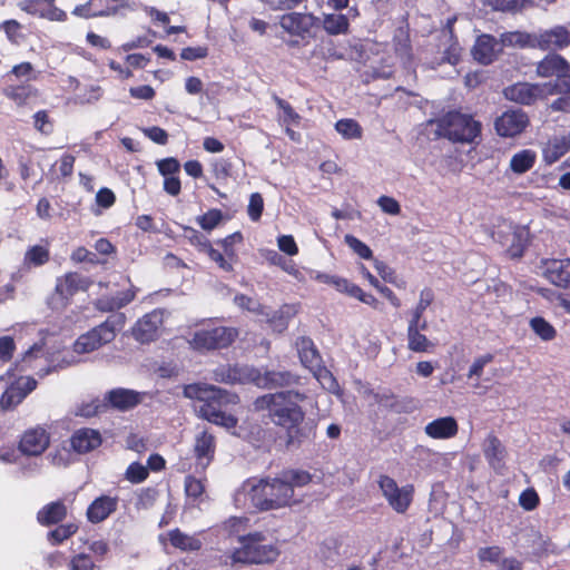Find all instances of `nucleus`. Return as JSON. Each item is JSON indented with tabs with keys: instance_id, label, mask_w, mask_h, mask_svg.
<instances>
[{
	"instance_id": "052dcab7",
	"label": "nucleus",
	"mask_w": 570,
	"mask_h": 570,
	"mask_svg": "<svg viewBox=\"0 0 570 570\" xmlns=\"http://www.w3.org/2000/svg\"><path fill=\"white\" fill-rule=\"evenodd\" d=\"M35 128L43 135H50L53 131V125L48 112L45 110L37 111L33 115Z\"/></svg>"
},
{
	"instance_id": "a211bd4d",
	"label": "nucleus",
	"mask_w": 570,
	"mask_h": 570,
	"mask_svg": "<svg viewBox=\"0 0 570 570\" xmlns=\"http://www.w3.org/2000/svg\"><path fill=\"white\" fill-rule=\"evenodd\" d=\"M474 60L482 65L493 62L502 52L500 41L491 35H481L476 38L471 50Z\"/></svg>"
},
{
	"instance_id": "7c9ffc66",
	"label": "nucleus",
	"mask_w": 570,
	"mask_h": 570,
	"mask_svg": "<svg viewBox=\"0 0 570 570\" xmlns=\"http://www.w3.org/2000/svg\"><path fill=\"white\" fill-rule=\"evenodd\" d=\"M257 480L245 481L234 494L235 507L243 510H256Z\"/></svg>"
},
{
	"instance_id": "ea45409f",
	"label": "nucleus",
	"mask_w": 570,
	"mask_h": 570,
	"mask_svg": "<svg viewBox=\"0 0 570 570\" xmlns=\"http://www.w3.org/2000/svg\"><path fill=\"white\" fill-rule=\"evenodd\" d=\"M537 160V154L531 149H523L515 153L510 159V169L518 175L530 170Z\"/></svg>"
},
{
	"instance_id": "9d476101",
	"label": "nucleus",
	"mask_w": 570,
	"mask_h": 570,
	"mask_svg": "<svg viewBox=\"0 0 570 570\" xmlns=\"http://www.w3.org/2000/svg\"><path fill=\"white\" fill-rule=\"evenodd\" d=\"M379 485L383 497L395 512L404 513L407 511L414 495V487L412 484L399 487L391 476L381 475Z\"/></svg>"
},
{
	"instance_id": "dca6fc26",
	"label": "nucleus",
	"mask_w": 570,
	"mask_h": 570,
	"mask_svg": "<svg viewBox=\"0 0 570 570\" xmlns=\"http://www.w3.org/2000/svg\"><path fill=\"white\" fill-rule=\"evenodd\" d=\"M50 363L49 353L45 350V343L41 338L40 342H36L24 352L20 361V370L35 371L40 376H45L51 371Z\"/></svg>"
},
{
	"instance_id": "cd10ccee",
	"label": "nucleus",
	"mask_w": 570,
	"mask_h": 570,
	"mask_svg": "<svg viewBox=\"0 0 570 570\" xmlns=\"http://www.w3.org/2000/svg\"><path fill=\"white\" fill-rule=\"evenodd\" d=\"M159 541L165 546L168 541L174 548L181 551H196L202 548V541L195 537L181 532L179 529L168 531L159 535Z\"/></svg>"
},
{
	"instance_id": "473e14b6",
	"label": "nucleus",
	"mask_w": 570,
	"mask_h": 570,
	"mask_svg": "<svg viewBox=\"0 0 570 570\" xmlns=\"http://www.w3.org/2000/svg\"><path fill=\"white\" fill-rule=\"evenodd\" d=\"M296 348L298 352L301 363L311 372L314 371L320 364H322L321 355L316 351L314 343L311 338L299 337L296 341Z\"/></svg>"
},
{
	"instance_id": "0e129e2a",
	"label": "nucleus",
	"mask_w": 570,
	"mask_h": 570,
	"mask_svg": "<svg viewBox=\"0 0 570 570\" xmlns=\"http://www.w3.org/2000/svg\"><path fill=\"white\" fill-rule=\"evenodd\" d=\"M282 478L292 485L293 490L295 487H304L311 481L309 473L296 470L284 473Z\"/></svg>"
},
{
	"instance_id": "2eb2a0df",
	"label": "nucleus",
	"mask_w": 570,
	"mask_h": 570,
	"mask_svg": "<svg viewBox=\"0 0 570 570\" xmlns=\"http://www.w3.org/2000/svg\"><path fill=\"white\" fill-rule=\"evenodd\" d=\"M529 125L527 114L521 109L504 111L494 121L497 134L501 137H514L523 132Z\"/></svg>"
},
{
	"instance_id": "c9c22d12",
	"label": "nucleus",
	"mask_w": 570,
	"mask_h": 570,
	"mask_svg": "<svg viewBox=\"0 0 570 570\" xmlns=\"http://www.w3.org/2000/svg\"><path fill=\"white\" fill-rule=\"evenodd\" d=\"M535 33H527L522 31H511V32H504L500 37V45L501 48L503 47H530V48H537V40H535Z\"/></svg>"
},
{
	"instance_id": "b1692460",
	"label": "nucleus",
	"mask_w": 570,
	"mask_h": 570,
	"mask_svg": "<svg viewBox=\"0 0 570 570\" xmlns=\"http://www.w3.org/2000/svg\"><path fill=\"white\" fill-rule=\"evenodd\" d=\"M118 505V498L101 495L95 499L87 509V518L91 523H99L106 520Z\"/></svg>"
},
{
	"instance_id": "4468645a",
	"label": "nucleus",
	"mask_w": 570,
	"mask_h": 570,
	"mask_svg": "<svg viewBox=\"0 0 570 570\" xmlns=\"http://www.w3.org/2000/svg\"><path fill=\"white\" fill-rule=\"evenodd\" d=\"M318 18L308 12H289L279 17L284 32L304 39L318 23Z\"/></svg>"
},
{
	"instance_id": "39448f33",
	"label": "nucleus",
	"mask_w": 570,
	"mask_h": 570,
	"mask_svg": "<svg viewBox=\"0 0 570 570\" xmlns=\"http://www.w3.org/2000/svg\"><path fill=\"white\" fill-rule=\"evenodd\" d=\"M215 379L225 383H253L258 387L272 389L289 385L294 376L288 372L265 371L247 365L222 366L215 371Z\"/></svg>"
},
{
	"instance_id": "4d7b16f0",
	"label": "nucleus",
	"mask_w": 570,
	"mask_h": 570,
	"mask_svg": "<svg viewBox=\"0 0 570 570\" xmlns=\"http://www.w3.org/2000/svg\"><path fill=\"white\" fill-rule=\"evenodd\" d=\"M21 24L14 19L6 20L0 23V30H2L8 40L12 43H18L22 38Z\"/></svg>"
},
{
	"instance_id": "f8f14e48",
	"label": "nucleus",
	"mask_w": 570,
	"mask_h": 570,
	"mask_svg": "<svg viewBox=\"0 0 570 570\" xmlns=\"http://www.w3.org/2000/svg\"><path fill=\"white\" fill-rule=\"evenodd\" d=\"M163 323V312L154 309L136 321L131 327V335L140 344L151 343L160 336Z\"/></svg>"
},
{
	"instance_id": "4be33fe9",
	"label": "nucleus",
	"mask_w": 570,
	"mask_h": 570,
	"mask_svg": "<svg viewBox=\"0 0 570 570\" xmlns=\"http://www.w3.org/2000/svg\"><path fill=\"white\" fill-rule=\"evenodd\" d=\"M90 281L78 273H67L57 278L56 293L63 299H69L79 291H87Z\"/></svg>"
},
{
	"instance_id": "e2e57ef3",
	"label": "nucleus",
	"mask_w": 570,
	"mask_h": 570,
	"mask_svg": "<svg viewBox=\"0 0 570 570\" xmlns=\"http://www.w3.org/2000/svg\"><path fill=\"white\" fill-rule=\"evenodd\" d=\"M264 209V200L261 194L254 193L250 195L247 213L253 222H257Z\"/></svg>"
},
{
	"instance_id": "774afa93",
	"label": "nucleus",
	"mask_w": 570,
	"mask_h": 570,
	"mask_svg": "<svg viewBox=\"0 0 570 570\" xmlns=\"http://www.w3.org/2000/svg\"><path fill=\"white\" fill-rule=\"evenodd\" d=\"M519 503L524 510L531 511L539 504V497L533 489H527L520 494Z\"/></svg>"
},
{
	"instance_id": "09e8293b",
	"label": "nucleus",
	"mask_w": 570,
	"mask_h": 570,
	"mask_svg": "<svg viewBox=\"0 0 570 570\" xmlns=\"http://www.w3.org/2000/svg\"><path fill=\"white\" fill-rule=\"evenodd\" d=\"M527 245L528 232L523 228L517 229L511 235V244L509 245L507 253L512 258H519L523 255Z\"/></svg>"
},
{
	"instance_id": "de8ad7c7",
	"label": "nucleus",
	"mask_w": 570,
	"mask_h": 570,
	"mask_svg": "<svg viewBox=\"0 0 570 570\" xmlns=\"http://www.w3.org/2000/svg\"><path fill=\"white\" fill-rule=\"evenodd\" d=\"M276 106L281 114L278 115V121L283 126H295L301 121V116L293 109V107L279 97H275Z\"/></svg>"
},
{
	"instance_id": "f3484780",
	"label": "nucleus",
	"mask_w": 570,
	"mask_h": 570,
	"mask_svg": "<svg viewBox=\"0 0 570 570\" xmlns=\"http://www.w3.org/2000/svg\"><path fill=\"white\" fill-rule=\"evenodd\" d=\"M18 7L28 14L49 21L65 22L67 13L56 6V0H22Z\"/></svg>"
},
{
	"instance_id": "37998d69",
	"label": "nucleus",
	"mask_w": 570,
	"mask_h": 570,
	"mask_svg": "<svg viewBox=\"0 0 570 570\" xmlns=\"http://www.w3.org/2000/svg\"><path fill=\"white\" fill-rule=\"evenodd\" d=\"M312 374L317 380V382L321 384V386L335 394L341 395L342 391L341 387L334 377V375L322 364H320L314 371H312Z\"/></svg>"
},
{
	"instance_id": "c756f323",
	"label": "nucleus",
	"mask_w": 570,
	"mask_h": 570,
	"mask_svg": "<svg viewBox=\"0 0 570 570\" xmlns=\"http://www.w3.org/2000/svg\"><path fill=\"white\" fill-rule=\"evenodd\" d=\"M194 451L197 459V468H199L200 470H205L209 465L214 456V436L206 431L198 434L196 438Z\"/></svg>"
},
{
	"instance_id": "4c0bfd02",
	"label": "nucleus",
	"mask_w": 570,
	"mask_h": 570,
	"mask_svg": "<svg viewBox=\"0 0 570 570\" xmlns=\"http://www.w3.org/2000/svg\"><path fill=\"white\" fill-rule=\"evenodd\" d=\"M67 514L62 502H51L45 505L37 514L39 523L49 525L61 521Z\"/></svg>"
},
{
	"instance_id": "ddd939ff",
	"label": "nucleus",
	"mask_w": 570,
	"mask_h": 570,
	"mask_svg": "<svg viewBox=\"0 0 570 570\" xmlns=\"http://www.w3.org/2000/svg\"><path fill=\"white\" fill-rule=\"evenodd\" d=\"M50 440L48 430L45 426L36 425L21 434L18 449L27 456H39L49 448Z\"/></svg>"
},
{
	"instance_id": "a18cd8bd",
	"label": "nucleus",
	"mask_w": 570,
	"mask_h": 570,
	"mask_svg": "<svg viewBox=\"0 0 570 570\" xmlns=\"http://www.w3.org/2000/svg\"><path fill=\"white\" fill-rule=\"evenodd\" d=\"M49 257L50 253L48 247L42 245H35L26 252L23 264L27 267L41 266L49 261Z\"/></svg>"
},
{
	"instance_id": "8fccbe9b",
	"label": "nucleus",
	"mask_w": 570,
	"mask_h": 570,
	"mask_svg": "<svg viewBox=\"0 0 570 570\" xmlns=\"http://www.w3.org/2000/svg\"><path fill=\"white\" fill-rule=\"evenodd\" d=\"M234 303L242 309H246L256 315L265 314L266 307L263 306L258 301L253 297H248L243 294H238L234 297Z\"/></svg>"
},
{
	"instance_id": "6e6552de",
	"label": "nucleus",
	"mask_w": 570,
	"mask_h": 570,
	"mask_svg": "<svg viewBox=\"0 0 570 570\" xmlns=\"http://www.w3.org/2000/svg\"><path fill=\"white\" fill-rule=\"evenodd\" d=\"M239 332L229 326H203L196 330L188 341L196 351H212L226 348L237 338Z\"/></svg>"
},
{
	"instance_id": "69168bd1",
	"label": "nucleus",
	"mask_w": 570,
	"mask_h": 570,
	"mask_svg": "<svg viewBox=\"0 0 570 570\" xmlns=\"http://www.w3.org/2000/svg\"><path fill=\"white\" fill-rule=\"evenodd\" d=\"M248 522L249 520L246 517H230L224 522V529L229 534H239L247 529Z\"/></svg>"
},
{
	"instance_id": "5fc2aeb1",
	"label": "nucleus",
	"mask_w": 570,
	"mask_h": 570,
	"mask_svg": "<svg viewBox=\"0 0 570 570\" xmlns=\"http://www.w3.org/2000/svg\"><path fill=\"white\" fill-rule=\"evenodd\" d=\"M374 267L379 275L387 283H391L397 287H404L405 282H399L395 272L386 265L384 262L374 259Z\"/></svg>"
},
{
	"instance_id": "6ab92c4d",
	"label": "nucleus",
	"mask_w": 570,
	"mask_h": 570,
	"mask_svg": "<svg viewBox=\"0 0 570 570\" xmlns=\"http://www.w3.org/2000/svg\"><path fill=\"white\" fill-rule=\"evenodd\" d=\"M537 48L542 50L563 49L570 46V30L562 26L535 33Z\"/></svg>"
},
{
	"instance_id": "79ce46f5",
	"label": "nucleus",
	"mask_w": 570,
	"mask_h": 570,
	"mask_svg": "<svg viewBox=\"0 0 570 570\" xmlns=\"http://www.w3.org/2000/svg\"><path fill=\"white\" fill-rule=\"evenodd\" d=\"M434 294L431 288H424L420 292L416 306L410 312L409 325H419L426 308L432 304Z\"/></svg>"
},
{
	"instance_id": "864d4df0",
	"label": "nucleus",
	"mask_w": 570,
	"mask_h": 570,
	"mask_svg": "<svg viewBox=\"0 0 570 570\" xmlns=\"http://www.w3.org/2000/svg\"><path fill=\"white\" fill-rule=\"evenodd\" d=\"M344 240L345 244L361 258L371 259L373 257L372 249L355 236L347 234L345 235Z\"/></svg>"
},
{
	"instance_id": "13d9d810",
	"label": "nucleus",
	"mask_w": 570,
	"mask_h": 570,
	"mask_svg": "<svg viewBox=\"0 0 570 570\" xmlns=\"http://www.w3.org/2000/svg\"><path fill=\"white\" fill-rule=\"evenodd\" d=\"M331 286H333L337 292L344 293L351 297H353L354 294L360 293V286L337 275H333Z\"/></svg>"
},
{
	"instance_id": "c85d7f7f",
	"label": "nucleus",
	"mask_w": 570,
	"mask_h": 570,
	"mask_svg": "<svg viewBox=\"0 0 570 570\" xmlns=\"http://www.w3.org/2000/svg\"><path fill=\"white\" fill-rule=\"evenodd\" d=\"M137 288L131 286L130 288L119 292L114 296H102L98 298L95 306L100 312H114L127 306L136 297Z\"/></svg>"
},
{
	"instance_id": "bb28decb",
	"label": "nucleus",
	"mask_w": 570,
	"mask_h": 570,
	"mask_svg": "<svg viewBox=\"0 0 570 570\" xmlns=\"http://www.w3.org/2000/svg\"><path fill=\"white\" fill-rule=\"evenodd\" d=\"M70 443L76 452L87 453L101 444V435L96 430L83 428L72 434Z\"/></svg>"
},
{
	"instance_id": "5701e85b",
	"label": "nucleus",
	"mask_w": 570,
	"mask_h": 570,
	"mask_svg": "<svg viewBox=\"0 0 570 570\" xmlns=\"http://www.w3.org/2000/svg\"><path fill=\"white\" fill-rule=\"evenodd\" d=\"M459 425L453 416H443L429 422L424 426L425 434L434 440H448L458 434Z\"/></svg>"
},
{
	"instance_id": "aec40b11",
	"label": "nucleus",
	"mask_w": 570,
	"mask_h": 570,
	"mask_svg": "<svg viewBox=\"0 0 570 570\" xmlns=\"http://www.w3.org/2000/svg\"><path fill=\"white\" fill-rule=\"evenodd\" d=\"M543 275L553 285L570 287V259H548L543 263Z\"/></svg>"
},
{
	"instance_id": "9b49d317",
	"label": "nucleus",
	"mask_w": 570,
	"mask_h": 570,
	"mask_svg": "<svg viewBox=\"0 0 570 570\" xmlns=\"http://www.w3.org/2000/svg\"><path fill=\"white\" fill-rule=\"evenodd\" d=\"M552 94L554 86L551 83L518 82L504 89L507 99L522 105H531Z\"/></svg>"
},
{
	"instance_id": "f03ea898",
	"label": "nucleus",
	"mask_w": 570,
	"mask_h": 570,
	"mask_svg": "<svg viewBox=\"0 0 570 570\" xmlns=\"http://www.w3.org/2000/svg\"><path fill=\"white\" fill-rule=\"evenodd\" d=\"M184 394L186 397L198 401L195 409L200 417L226 429L236 425L237 420L222 410L223 404L236 403L237 397L235 395H228L220 389L203 384L185 386Z\"/></svg>"
},
{
	"instance_id": "c03bdc74",
	"label": "nucleus",
	"mask_w": 570,
	"mask_h": 570,
	"mask_svg": "<svg viewBox=\"0 0 570 570\" xmlns=\"http://www.w3.org/2000/svg\"><path fill=\"white\" fill-rule=\"evenodd\" d=\"M419 325H407V346L413 352H426L432 346L428 337L417 333Z\"/></svg>"
},
{
	"instance_id": "680f3d73",
	"label": "nucleus",
	"mask_w": 570,
	"mask_h": 570,
	"mask_svg": "<svg viewBox=\"0 0 570 570\" xmlns=\"http://www.w3.org/2000/svg\"><path fill=\"white\" fill-rule=\"evenodd\" d=\"M205 253L213 262L218 265L220 269L225 272H230L233 269V258H228L225 253L223 254L219 250L213 248L212 245L205 250Z\"/></svg>"
},
{
	"instance_id": "2f4dec72",
	"label": "nucleus",
	"mask_w": 570,
	"mask_h": 570,
	"mask_svg": "<svg viewBox=\"0 0 570 570\" xmlns=\"http://www.w3.org/2000/svg\"><path fill=\"white\" fill-rule=\"evenodd\" d=\"M297 306L285 304L277 311H268L265 309V314L262 316L265 317L266 322L271 325L273 331L282 333L288 326V321L296 315Z\"/></svg>"
},
{
	"instance_id": "58836bf2",
	"label": "nucleus",
	"mask_w": 570,
	"mask_h": 570,
	"mask_svg": "<svg viewBox=\"0 0 570 570\" xmlns=\"http://www.w3.org/2000/svg\"><path fill=\"white\" fill-rule=\"evenodd\" d=\"M3 95L18 106L26 105L31 98L37 96V90L27 83L10 85L3 89Z\"/></svg>"
},
{
	"instance_id": "412c9836",
	"label": "nucleus",
	"mask_w": 570,
	"mask_h": 570,
	"mask_svg": "<svg viewBox=\"0 0 570 570\" xmlns=\"http://www.w3.org/2000/svg\"><path fill=\"white\" fill-rule=\"evenodd\" d=\"M483 454L489 465L501 472L505 464L507 450L502 442L493 434H489L482 444Z\"/></svg>"
},
{
	"instance_id": "a878e982",
	"label": "nucleus",
	"mask_w": 570,
	"mask_h": 570,
	"mask_svg": "<svg viewBox=\"0 0 570 570\" xmlns=\"http://www.w3.org/2000/svg\"><path fill=\"white\" fill-rule=\"evenodd\" d=\"M570 150V134L551 137L542 149V158L547 165L558 161Z\"/></svg>"
},
{
	"instance_id": "423d86ee",
	"label": "nucleus",
	"mask_w": 570,
	"mask_h": 570,
	"mask_svg": "<svg viewBox=\"0 0 570 570\" xmlns=\"http://www.w3.org/2000/svg\"><path fill=\"white\" fill-rule=\"evenodd\" d=\"M126 321L127 318L124 313L110 315L105 322L80 335L73 344V351L78 354H87L112 342L117 332L125 326Z\"/></svg>"
},
{
	"instance_id": "1a4fd4ad",
	"label": "nucleus",
	"mask_w": 570,
	"mask_h": 570,
	"mask_svg": "<svg viewBox=\"0 0 570 570\" xmlns=\"http://www.w3.org/2000/svg\"><path fill=\"white\" fill-rule=\"evenodd\" d=\"M1 381L6 383L0 396V407L4 411L16 409L38 385L32 376L17 375L12 368L1 376Z\"/></svg>"
},
{
	"instance_id": "bf43d9fd",
	"label": "nucleus",
	"mask_w": 570,
	"mask_h": 570,
	"mask_svg": "<svg viewBox=\"0 0 570 570\" xmlns=\"http://www.w3.org/2000/svg\"><path fill=\"white\" fill-rule=\"evenodd\" d=\"M148 474L147 466L134 462L127 468L125 476L131 483H140L147 479Z\"/></svg>"
},
{
	"instance_id": "0eeeda50",
	"label": "nucleus",
	"mask_w": 570,
	"mask_h": 570,
	"mask_svg": "<svg viewBox=\"0 0 570 570\" xmlns=\"http://www.w3.org/2000/svg\"><path fill=\"white\" fill-rule=\"evenodd\" d=\"M256 510L269 511L289 507L296 502L292 485L283 478L257 480Z\"/></svg>"
},
{
	"instance_id": "20e7f679",
	"label": "nucleus",
	"mask_w": 570,
	"mask_h": 570,
	"mask_svg": "<svg viewBox=\"0 0 570 570\" xmlns=\"http://www.w3.org/2000/svg\"><path fill=\"white\" fill-rule=\"evenodd\" d=\"M435 134L452 142L479 144L482 132V124L472 115L461 111H449L442 117L432 120Z\"/></svg>"
},
{
	"instance_id": "e433bc0d",
	"label": "nucleus",
	"mask_w": 570,
	"mask_h": 570,
	"mask_svg": "<svg viewBox=\"0 0 570 570\" xmlns=\"http://www.w3.org/2000/svg\"><path fill=\"white\" fill-rule=\"evenodd\" d=\"M323 28L331 36L347 35L350 21L345 14L327 13L323 18Z\"/></svg>"
},
{
	"instance_id": "6e6d98bb",
	"label": "nucleus",
	"mask_w": 570,
	"mask_h": 570,
	"mask_svg": "<svg viewBox=\"0 0 570 570\" xmlns=\"http://www.w3.org/2000/svg\"><path fill=\"white\" fill-rule=\"evenodd\" d=\"M185 492L188 498L199 499L205 492L204 480L188 475L185 480Z\"/></svg>"
},
{
	"instance_id": "f704fd0d",
	"label": "nucleus",
	"mask_w": 570,
	"mask_h": 570,
	"mask_svg": "<svg viewBox=\"0 0 570 570\" xmlns=\"http://www.w3.org/2000/svg\"><path fill=\"white\" fill-rule=\"evenodd\" d=\"M96 0H88L83 4L76 6L72 14L82 19H91L98 17H111L120 13L121 7H107L104 9H95Z\"/></svg>"
},
{
	"instance_id": "a19ab883",
	"label": "nucleus",
	"mask_w": 570,
	"mask_h": 570,
	"mask_svg": "<svg viewBox=\"0 0 570 570\" xmlns=\"http://www.w3.org/2000/svg\"><path fill=\"white\" fill-rule=\"evenodd\" d=\"M532 332L543 342L553 341L557 337V330L541 316L532 317L529 322Z\"/></svg>"
},
{
	"instance_id": "f257e3e1",
	"label": "nucleus",
	"mask_w": 570,
	"mask_h": 570,
	"mask_svg": "<svg viewBox=\"0 0 570 570\" xmlns=\"http://www.w3.org/2000/svg\"><path fill=\"white\" fill-rule=\"evenodd\" d=\"M305 400L306 395L297 391H282L256 399L255 407L268 411L271 420L286 431L287 444L293 445L301 443L304 438L301 425L305 412L301 403Z\"/></svg>"
},
{
	"instance_id": "393cba45",
	"label": "nucleus",
	"mask_w": 570,
	"mask_h": 570,
	"mask_svg": "<svg viewBox=\"0 0 570 570\" xmlns=\"http://www.w3.org/2000/svg\"><path fill=\"white\" fill-rule=\"evenodd\" d=\"M570 72L569 62L559 55H548L538 63L537 73L540 77L566 78Z\"/></svg>"
},
{
	"instance_id": "72a5a7b5",
	"label": "nucleus",
	"mask_w": 570,
	"mask_h": 570,
	"mask_svg": "<svg viewBox=\"0 0 570 570\" xmlns=\"http://www.w3.org/2000/svg\"><path fill=\"white\" fill-rule=\"evenodd\" d=\"M142 400V394L127 389H116L108 393V401L114 407L119 410H128L137 404H139Z\"/></svg>"
},
{
	"instance_id": "603ef678",
	"label": "nucleus",
	"mask_w": 570,
	"mask_h": 570,
	"mask_svg": "<svg viewBox=\"0 0 570 570\" xmlns=\"http://www.w3.org/2000/svg\"><path fill=\"white\" fill-rule=\"evenodd\" d=\"M223 219V213L219 209H210L197 217V223L204 230L210 232L216 228Z\"/></svg>"
},
{
	"instance_id": "49530a36",
	"label": "nucleus",
	"mask_w": 570,
	"mask_h": 570,
	"mask_svg": "<svg viewBox=\"0 0 570 570\" xmlns=\"http://www.w3.org/2000/svg\"><path fill=\"white\" fill-rule=\"evenodd\" d=\"M336 131L344 139H360L363 135V129L360 124L354 119H341L335 124Z\"/></svg>"
},
{
	"instance_id": "3c124183",
	"label": "nucleus",
	"mask_w": 570,
	"mask_h": 570,
	"mask_svg": "<svg viewBox=\"0 0 570 570\" xmlns=\"http://www.w3.org/2000/svg\"><path fill=\"white\" fill-rule=\"evenodd\" d=\"M78 527L73 523H67L57 527L48 533V539L52 544L61 543L76 533Z\"/></svg>"
},
{
	"instance_id": "7ed1b4c3",
	"label": "nucleus",
	"mask_w": 570,
	"mask_h": 570,
	"mask_svg": "<svg viewBox=\"0 0 570 570\" xmlns=\"http://www.w3.org/2000/svg\"><path fill=\"white\" fill-rule=\"evenodd\" d=\"M239 546L226 556L225 563L262 564L274 562L279 556L276 543L263 532L255 531L238 537Z\"/></svg>"
},
{
	"instance_id": "338daca9",
	"label": "nucleus",
	"mask_w": 570,
	"mask_h": 570,
	"mask_svg": "<svg viewBox=\"0 0 570 570\" xmlns=\"http://www.w3.org/2000/svg\"><path fill=\"white\" fill-rule=\"evenodd\" d=\"M503 550L498 546L484 547L478 550V558L481 562L497 563L502 557Z\"/></svg>"
}]
</instances>
